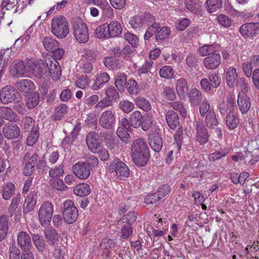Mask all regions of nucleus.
<instances>
[{
	"label": "nucleus",
	"instance_id": "obj_24",
	"mask_svg": "<svg viewBox=\"0 0 259 259\" xmlns=\"http://www.w3.org/2000/svg\"><path fill=\"white\" fill-rule=\"evenodd\" d=\"M189 102L193 107L197 106L203 100L201 92L194 88L190 90L189 92Z\"/></svg>",
	"mask_w": 259,
	"mask_h": 259
},
{
	"label": "nucleus",
	"instance_id": "obj_17",
	"mask_svg": "<svg viewBox=\"0 0 259 259\" xmlns=\"http://www.w3.org/2000/svg\"><path fill=\"white\" fill-rule=\"evenodd\" d=\"M112 166L116 172V176L120 180L129 176L130 170L124 162L117 160L112 163Z\"/></svg>",
	"mask_w": 259,
	"mask_h": 259
},
{
	"label": "nucleus",
	"instance_id": "obj_20",
	"mask_svg": "<svg viewBox=\"0 0 259 259\" xmlns=\"http://www.w3.org/2000/svg\"><path fill=\"white\" fill-rule=\"evenodd\" d=\"M176 90L180 98H185L189 92V85L187 80L184 78L177 79L176 82Z\"/></svg>",
	"mask_w": 259,
	"mask_h": 259
},
{
	"label": "nucleus",
	"instance_id": "obj_36",
	"mask_svg": "<svg viewBox=\"0 0 259 259\" xmlns=\"http://www.w3.org/2000/svg\"><path fill=\"white\" fill-rule=\"evenodd\" d=\"M39 95L38 92H34L28 95L26 99V105L28 109L35 108L39 102Z\"/></svg>",
	"mask_w": 259,
	"mask_h": 259
},
{
	"label": "nucleus",
	"instance_id": "obj_2",
	"mask_svg": "<svg viewBox=\"0 0 259 259\" xmlns=\"http://www.w3.org/2000/svg\"><path fill=\"white\" fill-rule=\"evenodd\" d=\"M24 168L23 173L29 176L37 169H43L46 166V160L44 156H39L36 153H26L23 157Z\"/></svg>",
	"mask_w": 259,
	"mask_h": 259
},
{
	"label": "nucleus",
	"instance_id": "obj_48",
	"mask_svg": "<svg viewBox=\"0 0 259 259\" xmlns=\"http://www.w3.org/2000/svg\"><path fill=\"white\" fill-rule=\"evenodd\" d=\"M110 37H116L118 36L122 31L120 24L117 21H112L108 24V28Z\"/></svg>",
	"mask_w": 259,
	"mask_h": 259
},
{
	"label": "nucleus",
	"instance_id": "obj_31",
	"mask_svg": "<svg viewBox=\"0 0 259 259\" xmlns=\"http://www.w3.org/2000/svg\"><path fill=\"white\" fill-rule=\"evenodd\" d=\"M223 6V0H207L205 2L206 10L209 13L219 11Z\"/></svg>",
	"mask_w": 259,
	"mask_h": 259
},
{
	"label": "nucleus",
	"instance_id": "obj_56",
	"mask_svg": "<svg viewBox=\"0 0 259 259\" xmlns=\"http://www.w3.org/2000/svg\"><path fill=\"white\" fill-rule=\"evenodd\" d=\"M170 31L168 27H163L158 30L157 33L155 35V39L159 40H163L167 39L170 35Z\"/></svg>",
	"mask_w": 259,
	"mask_h": 259
},
{
	"label": "nucleus",
	"instance_id": "obj_32",
	"mask_svg": "<svg viewBox=\"0 0 259 259\" xmlns=\"http://www.w3.org/2000/svg\"><path fill=\"white\" fill-rule=\"evenodd\" d=\"M15 185L12 182H8L3 187L2 196L6 200H8L13 196L15 193Z\"/></svg>",
	"mask_w": 259,
	"mask_h": 259
},
{
	"label": "nucleus",
	"instance_id": "obj_55",
	"mask_svg": "<svg viewBox=\"0 0 259 259\" xmlns=\"http://www.w3.org/2000/svg\"><path fill=\"white\" fill-rule=\"evenodd\" d=\"M161 95L166 100H168L174 101L176 98V94L174 89L169 87L163 88Z\"/></svg>",
	"mask_w": 259,
	"mask_h": 259
},
{
	"label": "nucleus",
	"instance_id": "obj_8",
	"mask_svg": "<svg viewBox=\"0 0 259 259\" xmlns=\"http://www.w3.org/2000/svg\"><path fill=\"white\" fill-rule=\"evenodd\" d=\"M53 212V206L50 202L46 201L41 205L38 217L42 226H46L50 223Z\"/></svg>",
	"mask_w": 259,
	"mask_h": 259
},
{
	"label": "nucleus",
	"instance_id": "obj_51",
	"mask_svg": "<svg viewBox=\"0 0 259 259\" xmlns=\"http://www.w3.org/2000/svg\"><path fill=\"white\" fill-rule=\"evenodd\" d=\"M23 128L27 132L34 130V128H38V126H35V121L31 117L26 116L23 120Z\"/></svg>",
	"mask_w": 259,
	"mask_h": 259
},
{
	"label": "nucleus",
	"instance_id": "obj_61",
	"mask_svg": "<svg viewBox=\"0 0 259 259\" xmlns=\"http://www.w3.org/2000/svg\"><path fill=\"white\" fill-rule=\"evenodd\" d=\"M32 240L39 251H42L45 248V242L43 238L38 234H34L32 236Z\"/></svg>",
	"mask_w": 259,
	"mask_h": 259
},
{
	"label": "nucleus",
	"instance_id": "obj_6",
	"mask_svg": "<svg viewBox=\"0 0 259 259\" xmlns=\"http://www.w3.org/2000/svg\"><path fill=\"white\" fill-rule=\"evenodd\" d=\"M63 207L64 221L68 224L74 223L77 219L78 212L73 202L70 200L65 201L63 204Z\"/></svg>",
	"mask_w": 259,
	"mask_h": 259
},
{
	"label": "nucleus",
	"instance_id": "obj_46",
	"mask_svg": "<svg viewBox=\"0 0 259 259\" xmlns=\"http://www.w3.org/2000/svg\"><path fill=\"white\" fill-rule=\"evenodd\" d=\"M68 112V107L65 104H61L55 110L53 115V119L55 120H60Z\"/></svg>",
	"mask_w": 259,
	"mask_h": 259
},
{
	"label": "nucleus",
	"instance_id": "obj_57",
	"mask_svg": "<svg viewBox=\"0 0 259 259\" xmlns=\"http://www.w3.org/2000/svg\"><path fill=\"white\" fill-rule=\"evenodd\" d=\"M141 123L142 130L144 131H147L151 126L153 123L151 115L148 113L143 115Z\"/></svg>",
	"mask_w": 259,
	"mask_h": 259
},
{
	"label": "nucleus",
	"instance_id": "obj_9",
	"mask_svg": "<svg viewBox=\"0 0 259 259\" xmlns=\"http://www.w3.org/2000/svg\"><path fill=\"white\" fill-rule=\"evenodd\" d=\"M115 112L111 109L107 110L102 113L99 120L101 126L106 130L113 128L115 124Z\"/></svg>",
	"mask_w": 259,
	"mask_h": 259
},
{
	"label": "nucleus",
	"instance_id": "obj_5",
	"mask_svg": "<svg viewBox=\"0 0 259 259\" xmlns=\"http://www.w3.org/2000/svg\"><path fill=\"white\" fill-rule=\"evenodd\" d=\"M72 25L76 40L79 43L87 42L89 38L88 29L82 20L78 18L73 19Z\"/></svg>",
	"mask_w": 259,
	"mask_h": 259
},
{
	"label": "nucleus",
	"instance_id": "obj_37",
	"mask_svg": "<svg viewBox=\"0 0 259 259\" xmlns=\"http://www.w3.org/2000/svg\"><path fill=\"white\" fill-rule=\"evenodd\" d=\"M186 8L194 14H198L201 8V2L199 0H185Z\"/></svg>",
	"mask_w": 259,
	"mask_h": 259
},
{
	"label": "nucleus",
	"instance_id": "obj_3",
	"mask_svg": "<svg viewBox=\"0 0 259 259\" xmlns=\"http://www.w3.org/2000/svg\"><path fill=\"white\" fill-rule=\"evenodd\" d=\"M51 32L57 38L63 39L69 32L67 19L62 15L54 17L51 21Z\"/></svg>",
	"mask_w": 259,
	"mask_h": 259
},
{
	"label": "nucleus",
	"instance_id": "obj_45",
	"mask_svg": "<svg viewBox=\"0 0 259 259\" xmlns=\"http://www.w3.org/2000/svg\"><path fill=\"white\" fill-rule=\"evenodd\" d=\"M160 28V25L159 23L155 22L149 25L144 36L145 40H148L152 36L157 33L158 30Z\"/></svg>",
	"mask_w": 259,
	"mask_h": 259
},
{
	"label": "nucleus",
	"instance_id": "obj_47",
	"mask_svg": "<svg viewBox=\"0 0 259 259\" xmlns=\"http://www.w3.org/2000/svg\"><path fill=\"white\" fill-rule=\"evenodd\" d=\"M43 44L46 50L50 52L55 50L57 47H59L58 41L49 36H46L44 38Z\"/></svg>",
	"mask_w": 259,
	"mask_h": 259
},
{
	"label": "nucleus",
	"instance_id": "obj_18",
	"mask_svg": "<svg viewBox=\"0 0 259 259\" xmlns=\"http://www.w3.org/2000/svg\"><path fill=\"white\" fill-rule=\"evenodd\" d=\"M221 61V55L215 53L205 58L203 61V64L207 69H214L220 66Z\"/></svg>",
	"mask_w": 259,
	"mask_h": 259
},
{
	"label": "nucleus",
	"instance_id": "obj_25",
	"mask_svg": "<svg viewBox=\"0 0 259 259\" xmlns=\"http://www.w3.org/2000/svg\"><path fill=\"white\" fill-rule=\"evenodd\" d=\"M237 104L239 109L242 114L247 113L251 106L250 98L246 95H239L238 96Z\"/></svg>",
	"mask_w": 259,
	"mask_h": 259
},
{
	"label": "nucleus",
	"instance_id": "obj_50",
	"mask_svg": "<svg viewBox=\"0 0 259 259\" xmlns=\"http://www.w3.org/2000/svg\"><path fill=\"white\" fill-rule=\"evenodd\" d=\"M130 95H137L140 91V88L135 80L129 79L125 85Z\"/></svg>",
	"mask_w": 259,
	"mask_h": 259
},
{
	"label": "nucleus",
	"instance_id": "obj_30",
	"mask_svg": "<svg viewBox=\"0 0 259 259\" xmlns=\"http://www.w3.org/2000/svg\"><path fill=\"white\" fill-rule=\"evenodd\" d=\"M110 80V76L106 72H102L97 74L95 82L92 86V89L97 90L101 88L103 84L108 82Z\"/></svg>",
	"mask_w": 259,
	"mask_h": 259
},
{
	"label": "nucleus",
	"instance_id": "obj_62",
	"mask_svg": "<svg viewBox=\"0 0 259 259\" xmlns=\"http://www.w3.org/2000/svg\"><path fill=\"white\" fill-rule=\"evenodd\" d=\"M119 108L124 113H128L135 108L134 104L127 101H121L119 104Z\"/></svg>",
	"mask_w": 259,
	"mask_h": 259
},
{
	"label": "nucleus",
	"instance_id": "obj_15",
	"mask_svg": "<svg viewBox=\"0 0 259 259\" xmlns=\"http://www.w3.org/2000/svg\"><path fill=\"white\" fill-rule=\"evenodd\" d=\"M47 62L48 64V77L52 75L54 80H58L61 75V70L59 63L56 60H52L50 58L47 59Z\"/></svg>",
	"mask_w": 259,
	"mask_h": 259
},
{
	"label": "nucleus",
	"instance_id": "obj_58",
	"mask_svg": "<svg viewBox=\"0 0 259 259\" xmlns=\"http://www.w3.org/2000/svg\"><path fill=\"white\" fill-rule=\"evenodd\" d=\"M49 184L53 188L59 191H64L66 187L64 182L58 178L51 179Z\"/></svg>",
	"mask_w": 259,
	"mask_h": 259
},
{
	"label": "nucleus",
	"instance_id": "obj_14",
	"mask_svg": "<svg viewBox=\"0 0 259 259\" xmlns=\"http://www.w3.org/2000/svg\"><path fill=\"white\" fill-rule=\"evenodd\" d=\"M47 65V59L45 61L41 59L38 60L34 65L32 74L38 78H46L48 77Z\"/></svg>",
	"mask_w": 259,
	"mask_h": 259
},
{
	"label": "nucleus",
	"instance_id": "obj_10",
	"mask_svg": "<svg viewBox=\"0 0 259 259\" xmlns=\"http://www.w3.org/2000/svg\"><path fill=\"white\" fill-rule=\"evenodd\" d=\"M196 139L202 145L208 141L209 134L203 121L199 119L195 122Z\"/></svg>",
	"mask_w": 259,
	"mask_h": 259
},
{
	"label": "nucleus",
	"instance_id": "obj_34",
	"mask_svg": "<svg viewBox=\"0 0 259 259\" xmlns=\"http://www.w3.org/2000/svg\"><path fill=\"white\" fill-rule=\"evenodd\" d=\"M104 64L106 67L113 70L118 69L122 66L121 61L114 57H105Z\"/></svg>",
	"mask_w": 259,
	"mask_h": 259
},
{
	"label": "nucleus",
	"instance_id": "obj_12",
	"mask_svg": "<svg viewBox=\"0 0 259 259\" xmlns=\"http://www.w3.org/2000/svg\"><path fill=\"white\" fill-rule=\"evenodd\" d=\"M3 132L5 137L8 140L17 138L21 134L20 129L18 125L11 122L4 125Z\"/></svg>",
	"mask_w": 259,
	"mask_h": 259
},
{
	"label": "nucleus",
	"instance_id": "obj_63",
	"mask_svg": "<svg viewBox=\"0 0 259 259\" xmlns=\"http://www.w3.org/2000/svg\"><path fill=\"white\" fill-rule=\"evenodd\" d=\"M174 74L172 68L170 66H165L159 71L160 76L164 78H171Z\"/></svg>",
	"mask_w": 259,
	"mask_h": 259
},
{
	"label": "nucleus",
	"instance_id": "obj_7",
	"mask_svg": "<svg viewBox=\"0 0 259 259\" xmlns=\"http://www.w3.org/2000/svg\"><path fill=\"white\" fill-rule=\"evenodd\" d=\"M21 98L20 93L15 88L11 85L4 87L0 93V100L4 104L13 102H19Z\"/></svg>",
	"mask_w": 259,
	"mask_h": 259
},
{
	"label": "nucleus",
	"instance_id": "obj_29",
	"mask_svg": "<svg viewBox=\"0 0 259 259\" xmlns=\"http://www.w3.org/2000/svg\"><path fill=\"white\" fill-rule=\"evenodd\" d=\"M0 117L11 122L17 120V115L12 108L7 107H0Z\"/></svg>",
	"mask_w": 259,
	"mask_h": 259
},
{
	"label": "nucleus",
	"instance_id": "obj_23",
	"mask_svg": "<svg viewBox=\"0 0 259 259\" xmlns=\"http://www.w3.org/2000/svg\"><path fill=\"white\" fill-rule=\"evenodd\" d=\"M166 121L171 130H175L180 125V119L178 114L172 110H168L165 113Z\"/></svg>",
	"mask_w": 259,
	"mask_h": 259
},
{
	"label": "nucleus",
	"instance_id": "obj_43",
	"mask_svg": "<svg viewBox=\"0 0 259 259\" xmlns=\"http://www.w3.org/2000/svg\"><path fill=\"white\" fill-rule=\"evenodd\" d=\"M135 102L139 108L145 111H148L151 109V105L149 101L143 97L139 96L136 98Z\"/></svg>",
	"mask_w": 259,
	"mask_h": 259
},
{
	"label": "nucleus",
	"instance_id": "obj_22",
	"mask_svg": "<svg viewBox=\"0 0 259 259\" xmlns=\"http://www.w3.org/2000/svg\"><path fill=\"white\" fill-rule=\"evenodd\" d=\"M220 49L218 44L204 45L198 48L197 52L202 57L209 56L215 53Z\"/></svg>",
	"mask_w": 259,
	"mask_h": 259
},
{
	"label": "nucleus",
	"instance_id": "obj_4",
	"mask_svg": "<svg viewBox=\"0 0 259 259\" xmlns=\"http://www.w3.org/2000/svg\"><path fill=\"white\" fill-rule=\"evenodd\" d=\"M137 218V214L132 211L124 214L120 219L119 222L122 224L120 229V237L124 240L128 239L133 234V227L134 223Z\"/></svg>",
	"mask_w": 259,
	"mask_h": 259
},
{
	"label": "nucleus",
	"instance_id": "obj_11",
	"mask_svg": "<svg viewBox=\"0 0 259 259\" xmlns=\"http://www.w3.org/2000/svg\"><path fill=\"white\" fill-rule=\"evenodd\" d=\"M86 143L89 149L93 153H98L101 143L100 142V139L98 134L95 132H91L87 136Z\"/></svg>",
	"mask_w": 259,
	"mask_h": 259
},
{
	"label": "nucleus",
	"instance_id": "obj_26",
	"mask_svg": "<svg viewBox=\"0 0 259 259\" xmlns=\"http://www.w3.org/2000/svg\"><path fill=\"white\" fill-rule=\"evenodd\" d=\"M15 87L19 91L26 94L32 91L34 87L33 82L27 79H21L17 81Z\"/></svg>",
	"mask_w": 259,
	"mask_h": 259
},
{
	"label": "nucleus",
	"instance_id": "obj_41",
	"mask_svg": "<svg viewBox=\"0 0 259 259\" xmlns=\"http://www.w3.org/2000/svg\"><path fill=\"white\" fill-rule=\"evenodd\" d=\"M108 28V24L105 23L98 27L95 30V34L99 38H107L110 37Z\"/></svg>",
	"mask_w": 259,
	"mask_h": 259
},
{
	"label": "nucleus",
	"instance_id": "obj_33",
	"mask_svg": "<svg viewBox=\"0 0 259 259\" xmlns=\"http://www.w3.org/2000/svg\"><path fill=\"white\" fill-rule=\"evenodd\" d=\"M73 192L76 196L84 197L91 193L90 186L86 183H80L76 185L74 188Z\"/></svg>",
	"mask_w": 259,
	"mask_h": 259
},
{
	"label": "nucleus",
	"instance_id": "obj_28",
	"mask_svg": "<svg viewBox=\"0 0 259 259\" xmlns=\"http://www.w3.org/2000/svg\"><path fill=\"white\" fill-rule=\"evenodd\" d=\"M17 242L21 249L31 248V239L29 235L25 232H20L17 236Z\"/></svg>",
	"mask_w": 259,
	"mask_h": 259
},
{
	"label": "nucleus",
	"instance_id": "obj_59",
	"mask_svg": "<svg viewBox=\"0 0 259 259\" xmlns=\"http://www.w3.org/2000/svg\"><path fill=\"white\" fill-rule=\"evenodd\" d=\"M210 104L208 101L206 99H204L202 103L199 104V113L201 117H203L204 116L212 110L210 109Z\"/></svg>",
	"mask_w": 259,
	"mask_h": 259
},
{
	"label": "nucleus",
	"instance_id": "obj_19",
	"mask_svg": "<svg viewBox=\"0 0 259 259\" xmlns=\"http://www.w3.org/2000/svg\"><path fill=\"white\" fill-rule=\"evenodd\" d=\"M149 144L152 150L159 153L163 147V141L161 137L158 134L150 135L148 139Z\"/></svg>",
	"mask_w": 259,
	"mask_h": 259
},
{
	"label": "nucleus",
	"instance_id": "obj_60",
	"mask_svg": "<svg viewBox=\"0 0 259 259\" xmlns=\"http://www.w3.org/2000/svg\"><path fill=\"white\" fill-rule=\"evenodd\" d=\"M129 23L131 27L135 29H139L143 25V21L141 15H136L132 17L130 20Z\"/></svg>",
	"mask_w": 259,
	"mask_h": 259
},
{
	"label": "nucleus",
	"instance_id": "obj_16",
	"mask_svg": "<svg viewBox=\"0 0 259 259\" xmlns=\"http://www.w3.org/2000/svg\"><path fill=\"white\" fill-rule=\"evenodd\" d=\"M259 24L250 22L245 23L240 27L239 31L244 37H250L259 34Z\"/></svg>",
	"mask_w": 259,
	"mask_h": 259
},
{
	"label": "nucleus",
	"instance_id": "obj_44",
	"mask_svg": "<svg viewBox=\"0 0 259 259\" xmlns=\"http://www.w3.org/2000/svg\"><path fill=\"white\" fill-rule=\"evenodd\" d=\"M226 122L229 128L234 129L239 124V119L234 113H228L226 116Z\"/></svg>",
	"mask_w": 259,
	"mask_h": 259
},
{
	"label": "nucleus",
	"instance_id": "obj_39",
	"mask_svg": "<svg viewBox=\"0 0 259 259\" xmlns=\"http://www.w3.org/2000/svg\"><path fill=\"white\" fill-rule=\"evenodd\" d=\"M142 116L140 111L136 110L133 112L131 114L129 118L130 124L131 126L135 128L140 127L141 124V121L142 120Z\"/></svg>",
	"mask_w": 259,
	"mask_h": 259
},
{
	"label": "nucleus",
	"instance_id": "obj_42",
	"mask_svg": "<svg viewBox=\"0 0 259 259\" xmlns=\"http://www.w3.org/2000/svg\"><path fill=\"white\" fill-rule=\"evenodd\" d=\"M204 116H205V122L209 128H213L214 126L218 124L216 114L213 110L210 111Z\"/></svg>",
	"mask_w": 259,
	"mask_h": 259
},
{
	"label": "nucleus",
	"instance_id": "obj_64",
	"mask_svg": "<svg viewBox=\"0 0 259 259\" xmlns=\"http://www.w3.org/2000/svg\"><path fill=\"white\" fill-rule=\"evenodd\" d=\"M9 259H20L21 258L20 250L15 246L12 245L10 246L9 249Z\"/></svg>",
	"mask_w": 259,
	"mask_h": 259
},
{
	"label": "nucleus",
	"instance_id": "obj_35",
	"mask_svg": "<svg viewBox=\"0 0 259 259\" xmlns=\"http://www.w3.org/2000/svg\"><path fill=\"white\" fill-rule=\"evenodd\" d=\"M237 74L236 70L233 67L228 68L226 75V79L227 84L231 87H234L237 83Z\"/></svg>",
	"mask_w": 259,
	"mask_h": 259
},
{
	"label": "nucleus",
	"instance_id": "obj_52",
	"mask_svg": "<svg viewBox=\"0 0 259 259\" xmlns=\"http://www.w3.org/2000/svg\"><path fill=\"white\" fill-rule=\"evenodd\" d=\"M30 132V133L27 139V145L29 146H32L36 143L39 137V128H34V130Z\"/></svg>",
	"mask_w": 259,
	"mask_h": 259
},
{
	"label": "nucleus",
	"instance_id": "obj_21",
	"mask_svg": "<svg viewBox=\"0 0 259 259\" xmlns=\"http://www.w3.org/2000/svg\"><path fill=\"white\" fill-rule=\"evenodd\" d=\"M10 72L14 77H22L25 73V66L22 61H14L10 67Z\"/></svg>",
	"mask_w": 259,
	"mask_h": 259
},
{
	"label": "nucleus",
	"instance_id": "obj_40",
	"mask_svg": "<svg viewBox=\"0 0 259 259\" xmlns=\"http://www.w3.org/2000/svg\"><path fill=\"white\" fill-rule=\"evenodd\" d=\"M230 151L231 150L229 148H221L220 150L210 154L208 156V159L210 162H214L217 160H219L222 157L226 156Z\"/></svg>",
	"mask_w": 259,
	"mask_h": 259
},
{
	"label": "nucleus",
	"instance_id": "obj_13",
	"mask_svg": "<svg viewBox=\"0 0 259 259\" xmlns=\"http://www.w3.org/2000/svg\"><path fill=\"white\" fill-rule=\"evenodd\" d=\"M73 174L79 179H87L91 175V170L83 162H78L72 166Z\"/></svg>",
	"mask_w": 259,
	"mask_h": 259
},
{
	"label": "nucleus",
	"instance_id": "obj_1",
	"mask_svg": "<svg viewBox=\"0 0 259 259\" xmlns=\"http://www.w3.org/2000/svg\"><path fill=\"white\" fill-rule=\"evenodd\" d=\"M131 148L133 162L138 166L146 165L150 156L146 142L143 139L139 138L134 141Z\"/></svg>",
	"mask_w": 259,
	"mask_h": 259
},
{
	"label": "nucleus",
	"instance_id": "obj_27",
	"mask_svg": "<svg viewBox=\"0 0 259 259\" xmlns=\"http://www.w3.org/2000/svg\"><path fill=\"white\" fill-rule=\"evenodd\" d=\"M44 235L47 242L50 245H54L59 241V234L57 231L51 227L45 228Z\"/></svg>",
	"mask_w": 259,
	"mask_h": 259
},
{
	"label": "nucleus",
	"instance_id": "obj_49",
	"mask_svg": "<svg viewBox=\"0 0 259 259\" xmlns=\"http://www.w3.org/2000/svg\"><path fill=\"white\" fill-rule=\"evenodd\" d=\"M126 75L118 73L115 76V85L119 91H122L123 86L126 85L127 80Z\"/></svg>",
	"mask_w": 259,
	"mask_h": 259
},
{
	"label": "nucleus",
	"instance_id": "obj_38",
	"mask_svg": "<svg viewBox=\"0 0 259 259\" xmlns=\"http://www.w3.org/2000/svg\"><path fill=\"white\" fill-rule=\"evenodd\" d=\"M79 130L80 128L78 126H75L70 135L68 137H66L63 139L62 142V145L64 148H68V146L69 145L73 143L76 140V138L78 135Z\"/></svg>",
	"mask_w": 259,
	"mask_h": 259
},
{
	"label": "nucleus",
	"instance_id": "obj_54",
	"mask_svg": "<svg viewBox=\"0 0 259 259\" xmlns=\"http://www.w3.org/2000/svg\"><path fill=\"white\" fill-rule=\"evenodd\" d=\"M64 174V166L62 164L50 168L49 174L52 179L58 178Z\"/></svg>",
	"mask_w": 259,
	"mask_h": 259
},
{
	"label": "nucleus",
	"instance_id": "obj_53",
	"mask_svg": "<svg viewBox=\"0 0 259 259\" xmlns=\"http://www.w3.org/2000/svg\"><path fill=\"white\" fill-rule=\"evenodd\" d=\"M116 134L121 141L124 143L126 144L130 142L131 136L127 131L123 127H118Z\"/></svg>",
	"mask_w": 259,
	"mask_h": 259
}]
</instances>
